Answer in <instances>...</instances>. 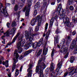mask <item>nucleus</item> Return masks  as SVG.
<instances>
[{
  "instance_id": "obj_1",
  "label": "nucleus",
  "mask_w": 77,
  "mask_h": 77,
  "mask_svg": "<svg viewBox=\"0 0 77 77\" xmlns=\"http://www.w3.org/2000/svg\"><path fill=\"white\" fill-rule=\"evenodd\" d=\"M45 57L43 59L41 58L40 60H39L38 62V66H36L35 72L40 74V77H42L43 76L42 70L44 69L45 68V65L44 62L42 63L41 64L40 63L43 59L45 60Z\"/></svg>"
},
{
  "instance_id": "obj_2",
  "label": "nucleus",
  "mask_w": 77,
  "mask_h": 77,
  "mask_svg": "<svg viewBox=\"0 0 77 77\" xmlns=\"http://www.w3.org/2000/svg\"><path fill=\"white\" fill-rule=\"evenodd\" d=\"M38 20V26H36L35 29V32H37L39 30V26H41V22H42V17H40V15H38L35 19L32 20L31 22V24L32 26H34L37 22Z\"/></svg>"
},
{
  "instance_id": "obj_3",
  "label": "nucleus",
  "mask_w": 77,
  "mask_h": 77,
  "mask_svg": "<svg viewBox=\"0 0 77 77\" xmlns=\"http://www.w3.org/2000/svg\"><path fill=\"white\" fill-rule=\"evenodd\" d=\"M30 31L29 32H26L25 33V37L26 40L29 38V42L25 46V47H30L32 45V41L33 39V36H32L31 32H33V29L31 28L30 29Z\"/></svg>"
},
{
  "instance_id": "obj_4",
  "label": "nucleus",
  "mask_w": 77,
  "mask_h": 77,
  "mask_svg": "<svg viewBox=\"0 0 77 77\" xmlns=\"http://www.w3.org/2000/svg\"><path fill=\"white\" fill-rule=\"evenodd\" d=\"M22 36L23 35H22L21 37H20L18 38L19 42L17 44L18 48L17 51L19 53H21L23 51V49L21 47H23L24 46V44L25 43V40L23 39Z\"/></svg>"
},
{
  "instance_id": "obj_5",
  "label": "nucleus",
  "mask_w": 77,
  "mask_h": 77,
  "mask_svg": "<svg viewBox=\"0 0 77 77\" xmlns=\"http://www.w3.org/2000/svg\"><path fill=\"white\" fill-rule=\"evenodd\" d=\"M32 0H28L27 1V4H28L27 8H26L25 7L23 9L24 12H25L26 10L25 13V16L26 17L29 16V11L30 9V7L32 5Z\"/></svg>"
},
{
  "instance_id": "obj_6",
  "label": "nucleus",
  "mask_w": 77,
  "mask_h": 77,
  "mask_svg": "<svg viewBox=\"0 0 77 77\" xmlns=\"http://www.w3.org/2000/svg\"><path fill=\"white\" fill-rule=\"evenodd\" d=\"M14 56L16 57L14 58V60L15 63H13V66L12 67V72H13V71L15 70V66H16V63L17 62L18 60L17 59L19 57V55L18 54L17 52V50H15L14 52Z\"/></svg>"
},
{
  "instance_id": "obj_7",
  "label": "nucleus",
  "mask_w": 77,
  "mask_h": 77,
  "mask_svg": "<svg viewBox=\"0 0 77 77\" xmlns=\"http://www.w3.org/2000/svg\"><path fill=\"white\" fill-rule=\"evenodd\" d=\"M63 21L64 24H65L67 27H68L67 29H70L72 27V24L69 21V18L66 17V18L63 19Z\"/></svg>"
},
{
  "instance_id": "obj_8",
  "label": "nucleus",
  "mask_w": 77,
  "mask_h": 77,
  "mask_svg": "<svg viewBox=\"0 0 77 77\" xmlns=\"http://www.w3.org/2000/svg\"><path fill=\"white\" fill-rule=\"evenodd\" d=\"M43 39H44V38H42L40 39L39 42H35L32 45V46L33 48H36L37 47H39L41 45V44H42Z\"/></svg>"
},
{
  "instance_id": "obj_9",
  "label": "nucleus",
  "mask_w": 77,
  "mask_h": 77,
  "mask_svg": "<svg viewBox=\"0 0 77 77\" xmlns=\"http://www.w3.org/2000/svg\"><path fill=\"white\" fill-rule=\"evenodd\" d=\"M55 66V65H54V64L53 63H51V67L50 69V74L51 77H53V76L54 75H55V72L53 71L54 69Z\"/></svg>"
},
{
  "instance_id": "obj_10",
  "label": "nucleus",
  "mask_w": 77,
  "mask_h": 77,
  "mask_svg": "<svg viewBox=\"0 0 77 77\" xmlns=\"http://www.w3.org/2000/svg\"><path fill=\"white\" fill-rule=\"evenodd\" d=\"M20 36V33H17V34L14 37V38L13 39V40L11 42H9L8 43L7 45H6V47H8V45H10L11 44H13L14 42L15 41V40L17 39V38L19 36Z\"/></svg>"
},
{
  "instance_id": "obj_11",
  "label": "nucleus",
  "mask_w": 77,
  "mask_h": 77,
  "mask_svg": "<svg viewBox=\"0 0 77 77\" xmlns=\"http://www.w3.org/2000/svg\"><path fill=\"white\" fill-rule=\"evenodd\" d=\"M57 17H58V16H55L54 17H52L51 20L50 22V24H49V27L51 28L52 26H53V22H54V20H56V19H57Z\"/></svg>"
},
{
  "instance_id": "obj_12",
  "label": "nucleus",
  "mask_w": 77,
  "mask_h": 77,
  "mask_svg": "<svg viewBox=\"0 0 77 77\" xmlns=\"http://www.w3.org/2000/svg\"><path fill=\"white\" fill-rule=\"evenodd\" d=\"M66 13V11L65 10H63L62 12V14L60 16V20L62 19H64V18H66L67 16H66L65 15V13Z\"/></svg>"
},
{
  "instance_id": "obj_13",
  "label": "nucleus",
  "mask_w": 77,
  "mask_h": 77,
  "mask_svg": "<svg viewBox=\"0 0 77 77\" xmlns=\"http://www.w3.org/2000/svg\"><path fill=\"white\" fill-rule=\"evenodd\" d=\"M67 51H68V48L62 47L61 49L60 52L61 53H63V54H65L67 52Z\"/></svg>"
},
{
  "instance_id": "obj_14",
  "label": "nucleus",
  "mask_w": 77,
  "mask_h": 77,
  "mask_svg": "<svg viewBox=\"0 0 77 77\" xmlns=\"http://www.w3.org/2000/svg\"><path fill=\"white\" fill-rule=\"evenodd\" d=\"M3 11V14H4V16L6 17H8V13L7 12V11L6 10V8H5L2 9Z\"/></svg>"
},
{
  "instance_id": "obj_15",
  "label": "nucleus",
  "mask_w": 77,
  "mask_h": 77,
  "mask_svg": "<svg viewBox=\"0 0 77 77\" xmlns=\"http://www.w3.org/2000/svg\"><path fill=\"white\" fill-rule=\"evenodd\" d=\"M40 2H37L35 5L34 6V8L35 9H36V10H38L39 8L40 7Z\"/></svg>"
},
{
  "instance_id": "obj_16",
  "label": "nucleus",
  "mask_w": 77,
  "mask_h": 77,
  "mask_svg": "<svg viewBox=\"0 0 77 77\" xmlns=\"http://www.w3.org/2000/svg\"><path fill=\"white\" fill-rule=\"evenodd\" d=\"M59 39V36H55V44H56L57 43H58Z\"/></svg>"
},
{
  "instance_id": "obj_17",
  "label": "nucleus",
  "mask_w": 77,
  "mask_h": 77,
  "mask_svg": "<svg viewBox=\"0 0 77 77\" xmlns=\"http://www.w3.org/2000/svg\"><path fill=\"white\" fill-rule=\"evenodd\" d=\"M43 2L44 3V6H45L46 8H47V6H48V5L49 4V3H48V4L47 3V0H43Z\"/></svg>"
},
{
  "instance_id": "obj_18",
  "label": "nucleus",
  "mask_w": 77,
  "mask_h": 77,
  "mask_svg": "<svg viewBox=\"0 0 77 77\" xmlns=\"http://www.w3.org/2000/svg\"><path fill=\"white\" fill-rule=\"evenodd\" d=\"M9 31H10V29L7 30L6 32L4 33V35L5 36H9V35H10Z\"/></svg>"
},
{
  "instance_id": "obj_19",
  "label": "nucleus",
  "mask_w": 77,
  "mask_h": 77,
  "mask_svg": "<svg viewBox=\"0 0 77 77\" xmlns=\"http://www.w3.org/2000/svg\"><path fill=\"white\" fill-rule=\"evenodd\" d=\"M8 62H9L7 60L5 62L3 61V62H2V64L3 65H5L6 67H8L9 66Z\"/></svg>"
},
{
  "instance_id": "obj_20",
  "label": "nucleus",
  "mask_w": 77,
  "mask_h": 77,
  "mask_svg": "<svg viewBox=\"0 0 77 77\" xmlns=\"http://www.w3.org/2000/svg\"><path fill=\"white\" fill-rule=\"evenodd\" d=\"M47 51H48V48H46L45 50V48L44 47L43 51V54L45 55H46L47 53Z\"/></svg>"
},
{
  "instance_id": "obj_21",
  "label": "nucleus",
  "mask_w": 77,
  "mask_h": 77,
  "mask_svg": "<svg viewBox=\"0 0 77 77\" xmlns=\"http://www.w3.org/2000/svg\"><path fill=\"white\" fill-rule=\"evenodd\" d=\"M63 62L62 60H61L60 62L58 63L57 65V66H58V68H59V69H60L61 68V67H62Z\"/></svg>"
},
{
  "instance_id": "obj_22",
  "label": "nucleus",
  "mask_w": 77,
  "mask_h": 77,
  "mask_svg": "<svg viewBox=\"0 0 77 77\" xmlns=\"http://www.w3.org/2000/svg\"><path fill=\"white\" fill-rule=\"evenodd\" d=\"M16 29V28H14L11 29L10 31H9L10 35H12V34H14V32H15V30H14V29Z\"/></svg>"
},
{
  "instance_id": "obj_23",
  "label": "nucleus",
  "mask_w": 77,
  "mask_h": 77,
  "mask_svg": "<svg viewBox=\"0 0 77 77\" xmlns=\"http://www.w3.org/2000/svg\"><path fill=\"white\" fill-rule=\"evenodd\" d=\"M74 60H77V58H74V57L72 56L70 58V62L71 63H73Z\"/></svg>"
},
{
  "instance_id": "obj_24",
  "label": "nucleus",
  "mask_w": 77,
  "mask_h": 77,
  "mask_svg": "<svg viewBox=\"0 0 77 77\" xmlns=\"http://www.w3.org/2000/svg\"><path fill=\"white\" fill-rule=\"evenodd\" d=\"M32 50H30L26 52L24 54V56H27V55H28L29 53H32Z\"/></svg>"
},
{
  "instance_id": "obj_25",
  "label": "nucleus",
  "mask_w": 77,
  "mask_h": 77,
  "mask_svg": "<svg viewBox=\"0 0 77 77\" xmlns=\"http://www.w3.org/2000/svg\"><path fill=\"white\" fill-rule=\"evenodd\" d=\"M16 72L15 74V77H17V76H18V74H19V73L20 72V71H19L18 69H16L15 70Z\"/></svg>"
},
{
  "instance_id": "obj_26",
  "label": "nucleus",
  "mask_w": 77,
  "mask_h": 77,
  "mask_svg": "<svg viewBox=\"0 0 77 77\" xmlns=\"http://www.w3.org/2000/svg\"><path fill=\"white\" fill-rule=\"evenodd\" d=\"M72 21L74 23H75L77 22V18H75V16L72 17Z\"/></svg>"
},
{
  "instance_id": "obj_27",
  "label": "nucleus",
  "mask_w": 77,
  "mask_h": 77,
  "mask_svg": "<svg viewBox=\"0 0 77 77\" xmlns=\"http://www.w3.org/2000/svg\"><path fill=\"white\" fill-rule=\"evenodd\" d=\"M56 71L57 72H58L57 74V75H60V74H61L62 73V70H60V71L59 72V69H57Z\"/></svg>"
},
{
  "instance_id": "obj_28",
  "label": "nucleus",
  "mask_w": 77,
  "mask_h": 77,
  "mask_svg": "<svg viewBox=\"0 0 77 77\" xmlns=\"http://www.w3.org/2000/svg\"><path fill=\"white\" fill-rule=\"evenodd\" d=\"M61 43L60 44V46H63V45H64L65 43V39L63 38L62 40L61 41Z\"/></svg>"
},
{
  "instance_id": "obj_29",
  "label": "nucleus",
  "mask_w": 77,
  "mask_h": 77,
  "mask_svg": "<svg viewBox=\"0 0 77 77\" xmlns=\"http://www.w3.org/2000/svg\"><path fill=\"white\" fill-rule=\"evenodd\" d=\"M71 44L73 45H75V46L77 45V44L76 43V41L75 39L72 41V42L71 43Z\"/></svg>"
},
{
  "instance_id": "obj_30",
  "label": "nucleus",
  "mask_w": 77,
  "mask_h": 77,
  "mask_svg": "<svg viewBox=\"0 0 77 77\" xmlns=\"http://www.w3.org/2000/svg\"><path fill=\"white\" fill-rule=\"evenodd\" d=\"M75 47V45H73L72 44H70V49L73 50H74V48Z\"/></svg>"
},
{
  "instance_id": "obj_31",
  "label": "nucleus",
  "mask_w": 77,
  "mask_h": 77,
  "mask_svg": "<svg viewBox=\"0 0 77 77\" xmlns=\"http://www.w3.org/2000/svg\"><path fill=\"white\" fill-rule=\"evenodd\" d=\"M42 49H41L37 53V55H36L37 57H38L40 56V55L42 53Z\"/></svg>"
},
{
  "instance_id": "obj_32",
  "label": "nucleus",
  "mask_w": 77,
  "mask_h": 77,
  "mask_svg": "<svg viewBox=\"0 0 77 77\" xmlns=\"http://www.w3.org/2000/svg\"><path fill=\"white\" fill-rule=\"evenodd\" d=\"M62 8V5L61 4H60L59 5H58V6L57 8V11H60V9H61V8Z\"/></svg>"
},
{
  "instance_id": "obj_33",
  "label": "nucleus",
  "mask_w": 77,
  "mask_h": 77,
  "mask_svg": "<svg viewBox=\"0 0 77 77\" xmlns=\"http://www.w3.org/2000/svg\"><path fill=\"white\" fill-rule=\"evenodd\" d=\"M55 33H56V34L58 35L59 33H61V31H60V29H57L56 30Z\"/></svg>"
},
{
  "instance_id": "obj_34",
  "label": "nucleus",
  "mask_w": 77,
  "mask_h": 77,
  "mask_svg": "<svg viewBox=\"0 0 77 77\" xmlns=\"http://www.w3.org/2000/svg\"><path fill=\"white\" fill-rule=\"evenodd\" d=\"M74 54H77V45L76 46V48L73 50Z\"/></svg>"
},
{
  "instance_id": "obj_35",
  "label": "nucleus",
  "mask_w": 77,
  "mask_h": 77,
  "mask_svg": "<svg viewBox=\"0 0 77 77\" xmlns=\"http://www.w3.org/2000/svg\"><path fill=\"white\" fill-rule=\"evenodd\" d=\"M18 5L17 4L15 6L14 8V10L15 11H17V10H18Z\"/></svg>"
},
{
  "instance_id": "obj_36",
  "label": "nucleus",
  "mask_w": 77,
  "mask_h": 77,
  "mask_svg": "<svg viewBox=\"0 0 77 77\" xmlns=\"http://www.w3.org/2000/svg\"><path fill=\"white\" fill-rule=\"evenodd\" d=\"M16 26H17V24L16 23V22H15V21L13 22L11 25L12 27H14Z\"/></svg>"
},
{
  "instance_id": "obj_37",
  "label": "nucleus",
  "mask_w": 77,
  "mask_h": 77,
  "mask_svg": "<svg viewBox=\"0 0 77 77\" xmlns=\"http://www.w3.org/2000/svg\"><path fill=\"white\" fill-rule=\"evenodd\" d=\"M70 42L71 40H67V41L66 42V45H69V44H70Z\"/></svg>"
},
{
  "instance_id": "obj_38",
  "label": "nucleus",
  "mask_w": 77,
  "mask_h": 77,
  "mask_svg": "<svg viewBox=\"0 0 77 77\" xmlns=\"http://www.w3.org/2000/svg\"><path fill=\"white\" fill-rule=\"evenodd\" d=\"M68 3H69V5H71L72 3V2H74V0H68Z\"/></svg>"
},
{
  "instance_id": "obj_39",
  "label": "nucleus",
  "mask_w": 77,
  "mask_h": 77,
  "mask_svg": "<svg viewBox=\"0 0 77 77\" xmlns=\"http://www.w3.org/2000/svg\"><path fill=\"white\" fill-rule=\"evenodd\" d=\"M48 24L47 23H46L45 24V32H46V31H47V28L48 27Z\"/></svg>"
},
{
  "instance_id": "obj_40",
  "label": "nucleus",
  "mask_w": 77,
  "mask_h": 77,
  "mask_svg": "<svg viewBox=\"0 0 77 77\" xmlns=\"http://www.w3.org/2000/svg\"><path fill=\"white\" fill-rule=\"evenodd\" d=\"M54 49H53L52 51L51 54V57L52 58H53V56H54Z\"/></svg>"
},
{
  "instance_id": "obj_41",
  "label": "nucleus",
  "mask_w": 77,
  "mask_h": 77,
  "mask_svg": "<svg viewBox=\"0 0 77 77\" xmlns=\"http://www.w3.org/2000/svg\"><path fill=\"white\" fill-rule=\"evenodd\" d=\"M69 9L70 11H73L74 10V7L72 6H70L69 7Z\"/></svg>"
},
{
  "instance_id": "obj_42",
  "label": "nucleus",
  "mask_w": 77,
  "mask_h": 77,
  "mask_svg": "<svg viewBox=\"0 0 77 77\" xmlns=\"http://www.w3.org/2000/svg\"><path fill=\"white\" fill-rule=\"evenodd\" d=\"M68 74V72H66L64 74V75L63 76V77H65L67 76V75Z\"/></svg>"
},
{
  "instance_id": "obj_43",
  "label": "nucleus",
  "mask_w": 77,
  "mask_h": 77,
  "mask_svg": "<svg viewBox=\"0 0 77 77\" xmlns=\"http://www.w3.org/2000/svg\"><path fill=\"white\" fill-rule=\"evenodd\" d=\"M37 13H38V12H37V10L35 9L34 11L33 14V15H36L37 14Z\"/></svg>"
},
{
  "instance_id": "obj_44",
  "label": "nucleus",
  "mask_w": 77,
  "mask_h": 77,
  "mask_svg": "<svg viewBox=\"0 0 77 77\" xmlns=\"http://www.w3.org/2000/svg\"><path fill=\"white\" fill-rule=\"evenodd\" d=\"M69 54V53L68 52H67L66 54V55L64 57V58L65 59H66L68 57V54Z\"/></svg>"
},
{
  "instance_id": "obj_45",
  "label": "nucleus",
  "mask_w": 77,
  "mask_h": 77,
  "mask_svg": "<svg viewBox=\"0 0 77 77\" xmlns=\"http://www.w3.org/2000/svg\"><path fill=\"white\" fill-rule=\"evenodd\" d=\"M7 26L8 28H9L10 27V24L9 23H7Z\"/></svg>"
},
{
  "instance_id": "obj_46",
  "label": "nucleus",
  "mask_w": 77,
  "mask_h": 77,
  "mask_svg": "<svg viewBox=\"0 0 77 77\" xmlns=\"http://www.w3.org/2000/svg\"><path fill=\"white\" fill-rule=\"evenodd\" d=\"M11 2L12 4V5H14V4H15V0H12Z\"/></svg>"
},
{
  "instance_id": "obj_47",
  "label": "nucleus",
  "mask_w": 77,
  "mask_h": 77,
  "mask_svg": "<svg viewBox=\"0 0 77 77\" xmlns=\"http://www.w3.org/2000/svg\"><path fill=\"white\" fill-rule=\"evenodd\" d=\"M7 75L8 77H11V73H9V74H8Z\"/></svg>"
},
{
  "instance_id": "obj_48",
  "label": "nucleus",
  "mask_w": 77,
  "mask_h": 77,
  "mask_svg": "<svg viewBox=\"0 0 77 77\" xmlns=\"http://www.w3.org/2000/svg\"><path fill=\"white\" fill-rule=\"evenodd\" d=\"M21 0V2L22 3H23V4H24L25 3V0Z\"/></svg>"
},
{
  "instance_id": "obj_49",
  "label": "nucleus",
  "mask_w": 77,
  "mask_h": 77,
  "mask_svg": "<svg viewBox=\"0 0 77 77\" xmlns=\"http://www.w3.org/2000/svg\"><path fill=\"white\" fill-rule=\"evenodd\" d=\"M76 34V32L75 31H73L72 33L73 35H75Z\"/></svg>"
},
{
  "instance_id": "obj_50",
  "label": "nucleus",
  "mask_w": 77,
  "mask_h": 77,
  "mask_svg": "<svg viewBox=\"0 0 77 77\" xmlns=\"http://www.w3.org/2000/svg\"><path fill=\"white\" fill-rule=\"evenodd\" d=\"M2 43H3L4 44H5V39H3V41H2Z\"/></svg>"
},
{
  "instance_id": "obj_51",
  "label": "nucleus",
  "mask_w": 77,
  "mask_h": 77,
  "mask_svg": "<svg viewBox=\"0 0 77 77\" xmlns=\"http://www.w3.org/2000/svg\"><path fill=\"white\" fill-rule=\"evenodd\" d=\"M16 15L17 17H20V14L19 13H16Z\"/></svg>"
},
{
  "instance_id": "obj_52",
  "label": "nucleus",
  "mask_w": 77,
  "mask_h": 77,
  "mask_svg": "<svg viewBox=\"0 0 77 77\" xmlns=\"http://www.w3.org/2000/svg\"><path fill=\"white\" fill-rule=\"evenodd\" d=\"M36 34H32V35H31V36H32L33 38L34 36H36Z\"/></svg>"
},
{
  "instance_id": "obj_53",
  "label": "nucleus",
  "mask_w": 77,
  "mask_h": 77,
  "mask_svg": "<svg viewBox=\"0 0 77 77\" xmlns=\"http://www.w3.org/2000/svg\"><path fill=\"white\" fill-rule=\"evenodd\" d=\"M50 30H49L47 33V35H50Z\"/></svg>"
},
{
  "instance_id": "obj_54",
  "label": "nucleus",
  "mask_w": 77,
  "mask_h": 77,
  "mask_svg": "<svg viewBox=\"0 0 77 77\" xmlns=\"http://www.w3.org/2000/svg\"><path fill=\"white\" fill-rule=\"evenodd\" d=\"M22 69H23V66H21L20 69V72H21V71H22Z\"/></svg>"
},
{
  "instance_id": "obj_55",
  "label": "nucleus",
  "mask_w": 77,
  "mask_h": 77,
  "mask_svg": "<svg viewBox=\"0 0 77 77\" xmlns=\"http://www.w3.org/2000/svg\"><path fill=\"white\" fill-rule=\"evenodd\" d=\"M67 39H68V40H70V39H71V37H70V36H69L67 37Z\"/></svg>"
},
{
  "instance_id": "obj_56",
  "label": "nucleus",
  "mask_w": 77,
  "mask_h": 77,
  "mask_svg": "<svg viewBox=\"0 0 77 77\" xmlns=\"http://www.w3.org/2000/svg\"><path fill=\"white\" fill-rule=\"evenodd\" d=\"M6 36L5 35H2V36L1 38H2V39H3V38H5Z\"/></svg>"
},
{
  "instance_id": "obj_57",
  "label": "nucleus",
  "mask_w": 77,
  "mask_h": 77,
  "mask_svg": "<svg viewBox=\"0 0 77 77\" xmlns=\"http://www.w3.org/2000/svg\"><path fill=\"white\" fill-rule=\"evenodd\" d=\"M19 59V60H21V59H23V56H20V57Z\"/></svg>"
},
{
  "instance_id": "obj_58",
  "label": "nucleus",
  "mask_w": 77,
  "mask_h": 77,
  "mask_svg": "<svg viewBox=\"0 0 77 77\" xmlns=\"http://www.w3.org/2000/svg\"><path fill=\"white\" fill-rule=\"evenodd\" d=\"M54 4H55V2H53L51 3V5H54Z\"/></svg>"
},
{
  "instance_id": "obj_59",
  "label": "nucleus",
  "mask_w": 77,
  "mask_h": 77,
  "mask_svg": "<svg viewBox=\"0 0 77 77\" xmlns=\"http://www.w3.org/2000/svg\"><path fill=\"white\" fill-rule=\"evenodd\" d=\"M3 57H1V60H3Z\"/></svg>"
},
{
  "instance_id": "obj_60",
  "label": "nucleus",
  "mask_w": 77,
  "mask_h": 77,
  "mask_svg": "<svg viewBox=\"0 0 77 77\" xmlns=\"http://www.w3.org/2000/svg\"><path fill=\"white\" fill-rule=\"evenodd\" d=\"M45 72H46V73L47 74H48V73H49V71L46 70V71H45Z\"/></svg>"
},
{
  "instance_id": "obj_61",
  "label": "nucleus",
  "mask_w": 77,
  "mask_h": 77,
  "mask_svg": "<svg viewBox=\"0 0 77 77\" xmlns=\"http://www.w3.org/2000/svg\"><path fill=\"white\" fill-rule=\"evenodd\" d=\"M62 0H57V3H59V2H60V1H61Z\"/></svg>"
},
{
  "instance_id": "obj_62",
  "label": "nucleus",
  "mask_w": 77,
  "mask_h": 77,
  "mask_svg": "<svg viewBox=\"0 0 77 77\" xmlns=\"http://www.w3.org/2000/svg\"><path fill=\"white\" fill-rule=\"evenodd\" d=\"M10 4L9 3H7L6 4V5H7V6H10Z\"/></svg>"
},
{
  "instance_id": "obj_63",
  "label": "nucleus",
  "mask_w": 77,
  "mask_h": 77,
  "mask_svg": "<svg viewBox=\"0 0 77 77\" xmlns=\"http://www.w3.org/2000/svg\"><path fill=\"white\" fill-rule=\"evenodd\" d=\"M48 35H47L46 36V39H48Z\"/></svg>"
},
{
  "instance_id": "obj_64",
  "label": "nucleus",
  "mask_w": 77,
  "mask_h": 77,
  "mask_svg": "<svg viewBox=\"0 0 77 77\" xmlns=\"http://www.w3.org/2000/svg\"><path fill=\"white\" fill-rule=\"evenodd\" d=\"M2 60H0V64H2Z\"/></svg>"
}]
</instances>
